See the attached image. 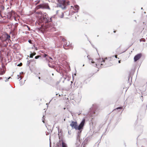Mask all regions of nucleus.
Returning a JSON list of instances; mask_svg holds the SVG:
<instances>
[{"label": "nucleus", "instance_id": "nucleus-36", "mask_svg": "<svg viewBox=\"0 0 147 147\" xmlns=\"http://www.w3.org/2000/svg\"><path fill=\"white\" fill-rule=\"evenodd\" d=\"M65 109V108H64V109Z\"/></svg>", "mask_w": 147, "mask_h": 147}, {"label": "nucleus", "instance_id": "nucleus-25", "mask_svg": "<svg viewBox=\"0 0 147 147\" xmlns=\"http://www.w3.org/2000/svg\"><path fill=\"white\" fill-rule=\"evenodd\" d=\"M29 42L30 43H31V40H29Z\"/></svg>", "mask_w": 147, "mask_h": 147}, {"label": "nucleus", "instance_id": "nucleus-5", "mask_svg": "<svg viewBox=\"0 0 147 147\" xmlns=\"http://www.w3.org/2000/svg\"><path fill=\"white\" fill-rule=\"evenodd\" d=\"M105 62V60H102L100 59H98L96 63V65L97 67H101Z\"/></svg>", "mask_w": 147, "mask_h": 147}, {"label": "nucleus", "instance_id": "nucleus-32", "mask_svg": "<svg viewBox=\"0 0 147 147\" xmlns=\"http://www.w3.org/2000/svg\"><path fill=\"white\" fill-rule=\"evenodd\" d=\"M49 66L50 67H51V66H50V64H49Z\"/></svg>", "mask_w": 147, "mask_h": 147}, {"label": "nucleus", "instance_id": "nucleus-27", "mask_svg": "<svg viewBox=\"0 0 147 147\" xmlns=\"http://www.w3.org/2000/svg\"><path fill=\"white\" fill-rule=\"evenodd\" d=\"M39 2H40V1H38L37 2V3H36V4H38L39 3Z\"/></svg>", "mask_w": 147, "mask_h": 147}, {"label": "nucleus", "instance_id": "nucleus-9", "mask_svg": "<svg viewBox=\"0 0 147 147\" xmlns=\"http://www.w3.org/2000/svg\"><path fill=\"white\" fill-rule=\"evenodd\" d=\"M43 57H46V60L47 61L49 62H51V60H50V59L53 60L52 58L51 57H49V56H48V55L45 54L43 55Z\"/></svg>", "mask_w": 147, "mask_h": 147}, {"label": "nucleus", "instance_id": "nucleus-16", "mask_svg": "<svg viewBox=\"0 0 147 147\" xmlns=\"http://www.w3.org/2000/svg\"><path fill=\"white\" fill-rule=\"evenodd\" d=\"M74 10L76 11H77L78 10L79 8V6L78 5H76L75 6H74Z\"/></svg>", "mask_w": 147, "mask_h": 147}, {"label": "nucleus", "instance_id": "nucleus-35", "mask_svg": "<svg viewBox=\"0 0 147 147\" xmlns=\"http://www.w3.org/2000/svg\"><path fill=\"white\" fill-rule=\"evenodd\" d=\"M39 79H40V77H39Z\"/></svg>", "mask_w": 147, "mask_h": 147}, {"label": "nucleus", "instance_id": "nucleus-15", "mask_svg": "<svg viewBox=\"0 0 147 147\" xmlns=\"http://www.w3.org/2000/svg\"><path fill=\"white\" fill-rule=\"evenodd\" d=\"M62 147H67L66 144L63 142L62 143Z\"/></svg>", "mask_w": 147, "mask_h": 147}, {"label": "nucleus", "instance_id": "nucleus-37", "mask_svg": "<svg viewBox=\"0 0 147 147\" xmlns=\"http://www.w3.org/2000/svg\"><path fill=\"white\" fill-rule=\"evenodd\" d=\"M83 147H85V146H83Z\"/></svg>", "mask_w": 147, "mask_h": 147}, {"label": "nucleus", "instance_id": "nucleus-26", "mask_svg": "<svg viewBox=\"0 0 147 147\" xmlns=\"http://www.w3.org/2000/svg\"><path fill=\"white\" fill-rule=\"evenodd\" d=\"M18 76H19V77H20V78H21V76H20V75H18Z\"/></svg>", "mask_w": 147, "mask_h": 147}, {"label": "nucleus", "instance_id": "nucleus-18", "mask_svg": "<svg viewBox=\"0 0 147 147\" xmlns=\"http://www.w3.org/2000/svg\"><path fill=\"white\" fill-rule=\"evenodd\" d=\"M41 56L40 55H38L35 57V58L36 59H38L39 57H40Z\"/></svg>", "mask_w": 147, "mask_h": 147}, {"label": "nucleus", "instance_id": "nucleus-19", "mask_svg": "<svg viewBox=\"0 0 147 147\" xmlns=\"http://www.w3.org/2000/svg\"><path fill=\"white\" fill-rule=\"evenodd\" d=\"M22 63H20V64H18L17 65L19 66H22Z\"/></svg>", "mask_w": 147, "mask_h": 147}, {"label": "nucleus", "instance_id": "nucleus-4", "mask_svg": "<svg viewBox=\"0 0 147 147\" xmlns=\"http://www.w3.org/2000/svg\"><path fill=\"white\" fill-rule=\"evenodd\" d=\"M67 3H68L64 0L61 1L59 3V6L62 9H64Z\"/></svg>", "mask_w": 147, "mask_h": 147}, {"label": "nucleus", "instance_id": "nucleus-24", "mask_svg": "<svg viewBox=\"0 0 147 147\" xmlns=\"http://www.w3.org/2000/svg\"><path fill=\"white\" fill-rule=\"evenodd\" d=\"M117 55H115V58H117Z\"/></svg>", "mask_w": 147, "mask_h": 147}, {"label": "nucleus", "instance_id": "nucleus-17", "mask_svg": "<svg viewBox=\"0 0 147 147\" xmlns=\"http://www.w3.org/2000/svg\"><path fill=\"white\" fill-rule=\"evenodd\" d=\"M59 16L61 18H63L64 16V14L62 12L61 15V16Z\"/></svg>", "mask_w": 147, "mask_h": 147}, {"label": "nucleus", "instance_id": "nucleus-3", "mask_svg": "<svg viewBox=\"0 0 147 147\" xmlns=\"http://www.w3.org/2000/svg\"><path fill=\"white\" fill-rule=\"evenodd\" d=\"M0 38L1 42L2 43L5 42L4 44H2L0 42V46H7V42H6V39L5 36H4V34L1 37H0Z\"/></svg>", "mask_w": 147, "mask_h": 147}, {"label": "nucleus", "instance_id": "nucleus-13", "mask_svg": "<svg viewBox=\"0 0 147 147\" xmlns=\"http://www.w3.org/2000/svg\"><path fill=\"white\" fill-rule=\"evenodd\" d=\"M4 36H5L6 40L7 39H10V36L9 35H8L7 34H4Z\"/></svg>", "mask_w": 147, "mask_h": 147}, {"label": "nucleus", "instance_id": "nucleus-1", "mask_svg": "<svg viewBox=\"0 0 147 147\" xmlns=\"http://www.w3.org/2000/svg\"><path fill=\"white\" fill-rule=\"evenodd\" d=\"M85 120L83 119L79 125L78 126L77 122L76 121H72L70 124L72 128H74L76 130H80L82 129L85 123Z\"/></svg>", "mask_w": 147, "mask_h": 147}, {"label": "nucleus", "instance_id": "nucleus-34", "mask_svg": "<svg viewBox=\"0 0 147 147\" xmlns=\"http://www.w3.org/2000/svg\"><path fill=\"white\" fill-rule=\"evenodd\" d=\"M18 79H19V78L18 77Z\"/></svg>", "mask_w": 147, "mask_h": 147}, {"label": "nucleus", "instance_id": "nucleus-11", "mask_svg": "<svg viewBox=\"0 0 147 147\" xmlns=\"http://www.w3.org/2000/svg\"><path fill=\"white\" fill-rule=\"evenodd\" d=\"M5 69L3 67L0 68V75L4 74L5 73Z\"/></svg>", "mask_w": 147, "mask_h": 147}, {"label": "nucleus", "instance_id": "nucleus-23", "mask_svg": "<svg viewBox=\"0 0 147 147\" xmlns=\"http://www.w3.org/2000/svg\"><path fill=\"white\" fill-rule=\"evenodd\" d=\"M91 63H94V61L93 60H92V61H91Z\"/></svg>", "mask_w": 147, "mask_h": 147}, {"label": "nucleus", "instance_id": "nucleus-29", "mask_svg": "<svg viewBox=\"0 0 147 147\" xmlns=\"http://www.w3.org/2000/svg\"><path fill=\"white\" fill-rule=\"evenodd\" d=\"M1 11H0V15L1 16Z\"/></svg>", "mask_w": 147, "mask_h": 147}, {"label": "nucleus", "instance_id": "nucleus-8", "mask_svg": "<svg viewBox=\"0 0 147 147\" xmlns=\"http://www.w3.org/2000/svg\"><path fill=\"white\" fill-rule=\"evenodd\" d=\"M36 16L38 18V20L41 18H42V17L44 16L41 12H39L36 13Z\"/></svg>", "mask_w": 147, "mask_h": 147}, {"label": "nucleus", "instance_id": "nucleus-6", "mask_svg": "<svg viewBox=\"0 0 147 147\" xmlns=\"http://www.w3.org/2000/svg\"><path fill=\"white\" fill-rule=\"evenodd\" d=\"M49 7V6L46 4H40L37 6L36 7V9H38L39 8H48Z\"/></svg>", "mask_w": 147, "mask_h": 147}, {"label": "nucleus", "instance_id": "nucleus-20", "mask_svg": "<svg viewBox=\"0 0 147 147\" xmlns=\"http://www.w3.org/2000/svg\"><path fill=\"white\" fill-rule=\"evenodd\" d=\"M62 40L63 42H65L66 41V39L64 38H62Z\"/></svg>", "mask_w": 147, "mask_h": 147}, {"label": "nucleus", "instance_id": "nucleus-10", "mask_svg": "<svg viewBox=\"0 0 147 147\" xmlns=\"http://www.w3.org/2000/svg\"><path fill=\"white\" fill-rule=\"evenodd\" d=\"M15 13V12L12 10L8 13V16L10 18L12 16H14Z\"/></svg>", "mask_w": 147, "mask_h": 147}, {"label": "nucleus", "instance_id": "nucleus-14", "mask_svg": "<svg viewBox=\"0 0 147 147\" xmlns=\"http://www.w3.org/2000/svg\"><path fill=\"white\" fill-rule=\"evenodd\" d=\"M36 54V53L35 52H34L33 53H31L30 55V57L31 58H33L34 56Z\"/></svg>", "mask_w": 147, "mask_h": 147}, {"label": "nucleus", "instance_id": "nucleus-12", "mask_svg": "<svg viewBox=\"0 0 147 147\" xmlns=\"http://www.w3.org/2000/svg\"><path fill=\"white\" fill-rule=\"evenodd\" d=\"M71 46V45L69 43V42H67L66 44H65L63 46V47L64 49H67V48H66V47H69Z\"/></svg>", "mask_w": 147, "mask_h": 147}, {"label": "nucleus", "instance_id": "nucleus-7", "mask_svg": "<svg viewBox=\"0 0 147 147\" xmlns=\"http://www.w3.org/2000/svg\"><path fill=\"white\" fill-rule=\"evenodd\" d=\"M142 54L141 53H140L136 55L134 57V60L135 62H136L139 60L142 57Z\"/></svg>", "mask_w": 147, "mask_h": 147}, {"label": "nucleus", "instance_id": "nucleus-30", "mask_svg": "<svg viewBox=\"0 0 147 147\" xmlns=\"http://www.w3.org/2000/svg\"><path fill=\"white\" fill-rule=\"evenodd\" d=\"M2 79V78H1H1H0V80H1V79Z\"/></svg>", "mask_w": 147, "mask_h": 147}, {"label": "nucleus", "instance_id": "nucleus-33", "mask_svg": "<svg viewBox=\"0 0 147 147\" xmlns=\"http://www.w3.org/2000/svg\"><path fill=\"white\" fill-rule=\"evenodd\" d=\"M4 9V7H3V9Z\"/></svg>", "mask_w": 147, "mask_h": 147}, {"label": "nucleus", "instance_id": "nucleus-2", "mask_svg": "<svg viewBox=\"0 0 147 147\" xmlns=\"http://www.w3.org/2000/svg\"><path fill=\"white\" fill-rule=\"evenodd\" d=\"M46 16H45H45H43L42 17V18H41L40 20H38V23L40 24V23H46L47 22H51L52 21V18H50L49 19V18H47L46 17Z\"/></svg>", "mask_w": 147, "mask_h": 147}, {"label": "nucleus", "instance_id": "nucleus-22", "mask_svg": "<svg viewBox=\"0 0 147 147\" xmlns=\"http://www.w3.org/2000/svg\"><path fill=\"white\" fill-rule=\"evenodd\" d=\"M27 27L28 28V30H30V28L28 26H27Z\"/></svg>", "mask_w": 147, "mask_h": 147}, {"label": "nucleus", "instance_id": "nucleus-21", "mask_svg": "<svg viewBox=\"0 0 147 147\" xmlns=\"http://www.w3.org/2000/svg\"><path fill=\"white\" fill-rule=\"evenodd\" d=\"M122 107H119L117 108L116 109H122Z\"/></svg>", "mask_w": 147, "mask_h": 147}, {"label": "nucleus", "instance_id": "nucleus-28", "mask_svg": "<svg viewBox=\"0 0 147 147\" xmlns=\"http://www.w3.org/2000/svg\"><path fill=\"white\" fill-rule=\"evenodd\" d=\"M118 62L119 63H121V60L119 61Z\"/></svg>", "mask_w": 147, "mask_h": 147}, {"label": "nucleus", "instance_id": "nucleus-31", "mask_svg": "<svg viewBox=\"0 0 147 147\" xmlns=\"http://www.w3.org/2000/svg\"><path fill=\"white\" fill-rule=\"evenodd\" d=\"M115 32H116V31H114V33Z\"/></svg>", "mask_w": 147, "mask_h": 147}]
</instances>
